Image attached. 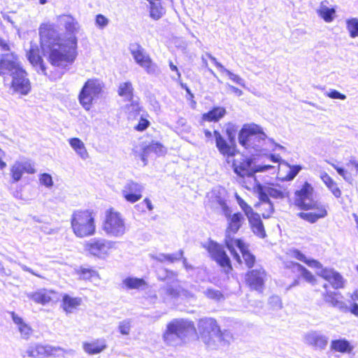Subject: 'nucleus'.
<instances>
[{"mask_svg":"<svg viewBox=\"0 0 358 358\" xmlns=\"http://www.w3.org/2000/svg\"><path fill=\"white\" fill-rule=\"evenodd\" d=\"M56 22L64 29V34L61 36L53 24H42L39 28L41 43L44 52L48 54L50 64L64 69L73 64L77 57V34L81 26L71 15H59Z\"/></svg>","mask_w":358,"mask_h":358,"instance_id":"nucleus-1","label":"nucleus"},{"mask_svg":"<svg viewBox=\"0 0 358 358\" xmlns=\"http://www.w3.org/2000/svg\"><path fill=\"white\" fill-rule=\"evenodd\" d=\"M233 169L237 175V181L248 189L257 188V192L259 199H269L268 196L274 199H283L287 195L286 189L281 187L262 185L258 183L255 173L257 172H265L273 170L275 167L271 165L252 166V161L249 159L241 157L233 161Z\"/></svg>","mask_w":358,"mask_h":358,"instance_id":"nucleus-2","label":"nucleus"},{"mask_svg":"<svg viewBox=\"0 0 358 358\" xmlns=\"http://www.w3.org/2000/svg\"><path fill=\"white\" fill-rule=\"evenodd\" d=\"M217 202L220 206L227 222L228 226L226 230L225 237L226 245L231 254L237 260V262L240 263L241 257L234 247V241L236 239H234L231 235L235 234L242 227L243 224L245 222V217L241 213H232L231 210L228 207L224 199L218 197Z\"/></svg>","mask_w":358,"mask_h":358,"instance_id":"nucleus-3","label":"nucleus"},{"mask_svg":"<svg viewBox=\"0 0 358 358\" xmlns=\"http://www.w3.org/2000/svg\"><path fill=\"white\" fill-rule=\"evenodd\" d=\"M194 331V327L191 322L182 319H176L167 324L166 329L163 334V340L167 345H178Z\"/></svg>","mask_w":358,"mask_h":358,"instance_id":"nucleus-4","label":"nucleus"},{"mask_svg":"<svg viewBox=\"0 0 358 358\" xmlns=\"http://www.w3.org/2000/svg\"><path fill=\"white\" fill-rule=\"evenodd\" d=\"M95 213L92 210H76L71 217L73 234L78 238L93 236L96 232Z\"/></svg>","mask_w":358,"mask_h":358,"instance_id":"nucleus-5","label":"nucleus"},{"mask_svg":"<svg viewBox=\"0 0 358 358\" xmlns=\"http://www.w3.org/2000/svg\"><path fill=\"white\" fill-rule=\"evenodd\" d=\"M239 143L245 149L260 150L266 141V136L257 124H245L238 134Z\"/></svg>","mask_w":358,"mask_h":358,"instance_id":"nucleus-6","label":"nucleus"},{"mask_svg":"<svg viewBox=\"0 0 358 358\" xmlns=\"http://www.w3.org/2000/svg\"><path fill=\"white\" fill-rule=\"evenodd\" d=\"M101 228L108 236L113 238L122 237L128 229L122 215L114 208L106 210Z\"/></svg>","mask_w":358,"mask_h":358,"instance_id":"nucleus-7","label":"nucleus"},{"mask_svg":"<svg viewBox=\"0 0 358 358\" xmlns=\"http://www.w3.org/2000/svg\"><path fill=\"white\" fill-rule=\"evenodd\" d=\"M293 256L298 260L305 262L308 266L317 268V274L329 282L334 288L340 289L344 287L345 280L339 273L331 268H322L320 262L314 259H308L299 250H294Z\"/></svg>","mask_w":358,"mask_h":358,"instance_id":"nucleus-8","label":"nucleus"},{"mask_svg":"<svg viewBox=\"0 0 358 358\" xmlns=\"http://www.w3.org/2000/svg\"><path fill=\"white\" fill-rule=\"evenodd\" d=\"M129 51L135 62L148 74L157 76L160 73L158 65L152 61L150 55L141 45L132 43L129 46Z\"/></svg>","mask_w":358,"mask_h":358,"instance_id":"nucleus-9","label":"nucleus"},{"mask_svg":"<svg viewBox=\"0 0 358 358\" xmlns=\"http://www.w3.org/2000/svg\"><path fill=\"white\" fill-rule=\"evenodd\" d=\"M198 329L203 342L208 348L214 349L213 338H215L216 341L220 339L218 335L220 329L216 320L210 317L201 319L198 323Z\"/></svg>","mask_w":358,"mask_h":358,"instance_id":"nucleus-10","label":"nucleus"},{"mask_svg":"<svg viewBox=\"0 0 358 358\" xmlns=\"http://www.w3.org/2000/svg\"><path fill=\"white\" fill-rule=\"evenodd\" d=\"M116 248V243L105 238H92L85 245V249L90 255L101 259L107 257L112 249Z\"/></svg>","mask_w":358,"mask_h":358,"instance_id":"nucleus-11","label":"nucleus"},{"mask_svg":"<svg viewBox=\"0 0 358 358\" xmlns=\"http://www.w3.org/2000/svg\"><path fill=\"white\" fill-rule=\"evenodd\" d=\"M102 90V83L97 79L88 80L84 85L80 94L79 101L81 105L90 110L93 99L96 97Z\"/></svg>","mask_w":358,"mask_h":358,"instance_id":"nucleus-12","label":"nucleus"},{"mask_svg":"<svg viewBox=\"0 0 358 358\" xmlns=\"http://www.w3.org/2000/svg\"><path fill=\"white\" fill-rule=\"evenodd\" d=\"M64 352L59 347L41 343L31 344L25 351V354L31 358H43L49 356L59 357Z\"/></svg>","mask_w":358,"mask_h":358,"instance_id":"nucleus-13","label":"nucleus"},{"mask_svg":"<svg viewBox=\"0 0 358 358\" xmlns=\"http://www.w3.org/2000/svg\"><path fill=\"white\" fill-rule=\"evenodd\" d=\"M205 248L210 257L224 269L226 273H229L231 270L230 259L221 245L215 242L209 241Z\"/></svg>","mask_w":358,"mask_h":358,"instance_id":"nucleus-14","label":"nucleus"},{"mask_svg":"<svg viewBox=\"0 0 358 358\" xmlns=\"http://www.w3.org/2000/svg\"><path fill=\"white\" fill-rule=\"evenodd\" d=\"M205 248L210 257L224 269L226 273H229L231 270L230 259L221 245L215 242L209 241Z\"/></svg>","mask_w":358,"mask_h":358,"instance_id":"nucleus-15","label":"nucleus"},{"mask_svg":"<svg viewBox=\"0 0 358 358\" xmlns=\"http://www.w3.org/2000/svg\"><path fill=\"white\" fill-rule=\"evenodd\" d=\"M308 206L303 210H311V212L299 213L298 216L311 224L315 223L320 219L324 218L328 214L327 206L320 201H314Z\"/></svg>","mask_w":358,"mask_h":358,"instance_id":"nucleus-16","label":"nucleus"},{"mask_svg":"<svg viewBox=\"0 0 358 358\" xmlns=\"http://www.w3.org/2000/svg\"><path fill=\"white\" fill-rule=\"evenodd\" d=\"M36 171L34 164L29 159L15 161L10 169V173L13 182L20 181L24 173L34 174Z\"/></svg>","mask_w":358,"mask_h":358,"instance_id":"nucleus-17","label":"nucleus"},{"mask_svg":"<svg viewBox=\"0 0 358 358\" xmlns=\"http://www.w3.org/2000/svg\"><path fill=\"white\" fill-rule=\"evenodd\" d=\"M144 190L143 184L134 180H127L122 189V194L124 199L130 203H135L142 198Z\"/></svg>","mask_w":358,"mask_h":358,"instance_id":"nucleus-18","label":"nucleus"},{"mask_svg":"<svg viewBox=\"0 0 358 358\" xmlns=\"http://www.w3.org/2000/svg\"><path fill=\"white\" fill-rule=\"evenodd\" d=\"M267 280V275L262 268L253 269L246 275V282L251 289L262 292L264 287V283Z\"/></svg>","mask_w":358,"mask_h":358,"instance_id":"nucleus-19","label":"nucleus"},{"mask_svg":"<svg viewBox=\"0 0 358 358\" xmlns=\"http://www.w3.org/2000/svg\"><path fill=\"white\" fill-rule=\"evenodd\" d=\"M11 76L13 77L11 87L13 91L24 95L27 94L31 90V85L27 78L26 72L21 68Z\"/></svg>","mask_w":358,"mask_h":358,"instance_id":"nucleus-20","label":"nucleus"},{"mask_svg":"<svg viewBox=\"0 0 358 358\" xmlns=\"http://www.w3.org/2000/svg\"><path fill=\"white\" fill-rule=\"evenodd\" d=\"M21 68L17 56L13 53H6L0 57V76H12Z\"/></svg>","mask_w":358,"mask_h":358,"instance_id":"nucleus-21","label":"nucleus"},{"mask_svg":"<svg viewBox=\"0 0 358 358\" xmlns=\"http://www.w3.org/2000/svg\"><path fill=\"white\" fill-rule=\"evenodd\" d=\"M313 188L311 185L305 182L301 189L296 192L295 205L302 210L309 207L308 205L315 201L313 199Z\"/></svg>","mask_w":358,"mask_h":358,"instance_id":"nucleus-22","label":"nucleus"},{"mask_svg":"<svg viewBox=\"0 0 358 358\" xmlns=\"http://www.w3.org/2000/svg\"><path fill=\"white\" fill-rule=\"evenodd\" d=\"M27 297L36 303L45 306L57 299V294L52 290L40 289L27 294Z\"/></svg>","mask_w":358,"mask_h":358,"instance_id":"nucleus-23","label":"nucleus"},{"mask_svg":"<svg viewBox=\"0 0 358 358\" xmlns=\"http://www.w3.org/2000/svg\"><path fill=\"white\" fill-rule=\"evenodd\" d=\"M10 314L17 331L20 333V338L26 341L29 340L34 333L31 327L15 312H10Z\"/></svg>","mask_w":358,"mask_h":358,"instance_id":"nucleus-24","label":"nucleus"},{"mask_svg":"<svg viewBox=\"0 0 358 358\" xmlns=\"http://www.w3.org/2000/svg\"><path fill=\"white\" fill-rule=\"evenodd\" d=\"M304 341L315 349L324 350L327 345L328 338L320 332L311 331L305 335Z\"/></svg>","mask_w":358,"mask_h":358,"instance_id":"nucleus-25","label":"nucleus"},{"mask_svg":"<svg viewBox=\"0 0 358 358\" xmlns=\"http://www.w3.org/2000/svg\"><path fill=\"white\" fill-rule=\"evenodd\" d=\"M213 136L215 137L216 147L222 155L227 157L235 155L236 150L234 146L230 143H228L218 131L215 130L213 131Z\"/></svg>","mask_w":358,"mask_h":358,"instance_id":"nucleus-26","label":"nucleus"},{"mask_svg":"<svg viewBox=\"0 0 358 358\" xmlns=\"http://www.w3.org/2000/svg\"><path fill=\"white\" fill-rule=\"evenodd\" d=\"M342 298V295L336 292H327L324 295V301L333 307L337 308L341 312L347 313L349 310V307L341 300Z\"/></svg>","mask_w":358,"mask_h":358,"instance_id":"nucleus-27","label":"nucleus"},{"mask_svg":"<svg viewBox=\"0 0 358 358\" xmlns=\"http://www.w3.org/2000/svg\"><path fill=\"white\" fill-rule=\"evenodd\" d=\"M84 351L89 355H96L106 349V341L104 338H98L83 344Z\"/></svg>","mask_w":358,"mask_h":358,"instance_id":"nucleus-28","label":"nucleus"},{"mask_svg":"<svg viewBox=\"0 0 358 358\" xmlns=\"http://www.w3.org/2000/svg\"><path fill=\"white\" fill-rule=\"evenodd\" d=\"M247 217L254 234L260 238H264L266 236V232L259 215L253 212Z\"/></svg>","mask_w":358,"mask_h":358,"instance_id":"nucleus-29","label":"nucleus"},{"mask_svg":"<svg viewBox=\"0 0 358 358\" xmlns=\"http://www.w3.org/2000/svg\"><path fill=\"white\" fill-rule=\"evenodd\" d=\"M327 4V1H322L317 10V13L326 22H331L335 18L336 10L333 8H329Z\"/></svg>","mask_w":358,"mask_h":358,"instance_id":"nucleus-30","label":"nucleus"},{"mask_svg":"<svg viewBox=\"0 0 358 358\" xmlns=\"http://www.w3.org/2000/svg\"><path fill=\"white\" fill-rule=\"evenodd\" d=\"M234 247L235 250L236 248L239 250L247 266L252 267L255 262V257L247 250L244 243L239 239H236L234 241Z\"/></svg>","mask_w":358,"mask_h":358,"instance_id":"nucleus-31","label":"nucleus"},{"mask_svg":"<svg viewBox=\"0 0 358 358\" xmlns=\"http://www.w3.org/2000/svg\"><path fill=\"white\" fill-rule=\"evenodd\" d=\"M81 302L80 298L71 297L68 294H64L62 299V306L66 313H71L81 304Z\"/></svg>","mask_w":358,"mask_h":358,"instance_id":"nucleus-32","label":"nucleus"},{"mask_svg":"<svg viewBox=\"0 0 358 358\" xmlns=\"http://www.w3.org/2000/svg\"><path fill=\"white\" fill-rule=\"evenodd\" d=\"M320 178L336 198L338 199L341 196V190L338 187V184L326 172L320 173Z\"/></svg>","mask_w":358,"mask_h":358,"instance_id":"nucleus-33","label":"nucleus"},{"mask_svg":"<svg viewBox=\"0 0 358 358\" xmlns=\"http://www.w3.org/2000/svg\"><path fill=\"white\" fill-rule=\"evenodd\" d=\"M69 143L71 147L80 157L83 159L88 158L89 155L84 143L78 138H71L69 139Z\"/></svg>","mask_w":358,"mask_h":358,"instance_id":"nucleus-34","label":"nucleus"},{"mask_svg":"<svg viewBox=\"0 0 358 358\" xmlns=\"http://www.w3.org/2000/svg\"><path fill=\"white\" fill-rule=\"evenodd\" d=\"M226 114L225 108L222 107H215L209 112L203 114L202 120L208 122H217Z\"/></svg>","mask_w":358,"mask_h":358,"instance_id":"nucleus-35","label":"nucleus"},{"mask_svg":"<svg viewBox=\"0 0 358 358\" xmlns=\"http://www.w3.org/2000/svg\"><path fill=\"white\" fill-rule=\"evenodd\" d=\"M331 348L341 353H350L353 350V346L345 339H338L331 341Z\"/></svg>","mask_w":358,"mask_h":358,"instance_id":"nucleus-36","label":"nucleus"},{"mask_svg":"<svg viewBox=\"0 0 358 358\" xmlns=\"http://www.w3.org/2000/svg\"><path fill=\"white\" fill-rule=\"evenodd\" d=\"M122 284L129 289H143L147 285L143 279L133 277L126 278L123 280Z\"/></svg>","mask_w":358,"mask_h":358,"instance_id":"nucleus-37","label":"nucleus"},{"mask_svg":"<svg viewBox=\"0 0 358 358\" xmlns=\"http://www.w3.org/2000/svg\"><path fill=\"white\" fill-rule=\"evenodd\" d=\"M27 57L30 63L34 66L39 65L41 73L46 75L45 68L43 64V59L38 55V50L37 49L30 48L27 53Z\"/></svg>","mask_w":358,"mask_h":358,"instance_id":"nucleus-38","label":"nucleus"},{"mask_svg":"<svg viewBox=\"0 0 358 358\" xmlns=\"http://www.w3.org/2000/svg\"><path fill=\"white\" fill-rule=\"evenodd\" d=\"M256 206L262 211L264 218H269L274 211L273 206L270 199H259V202Z\"/></svg>","mask_w":358,"mask_h":358,"instance_id":"nucleus-39","label":"nucleus"},{"mask_svg":"<svg viewBox=\"0 0 358 358\" xmlns=\"http://www.w3.org/2000/svg\"><path fill=\"white\" fill-rule=\"evenodd\" d=\"M134 88L131 82H124L120 84L118 88V94L123 96L128 101H131L133 98Z\"/></svg>","mask_w":358,"mask_h":358,"instance_id":"nucleus-40","label":"nucleus"},{"mask_svg":"<svg viewBox=\"0 0 358 358\" xmlns=\"http://www.w3.org/2000/svg\"><path fill=\"white\" fill-rule=\"evenodd\" d=\"M183 255V251L179 250L177 253L175 254H164L160 253L157 255H152V257L159 262H169L171 263L173 262L176 260L180 259Z\"/></svg>","mask_w":358,"mask_h":358,"instance_id":"nucleus-41","label":"nucleus"},{"mask_svg":"<svg viewBox=\"0 0 358 358\" xmlns=\"http://www.w3.org/2000/svg\"><path fill=\"white\" fill-rule=\"evenodd\" d=\"M292 269L297 271L308 282L313 283L315 280L314 276L306 268L298 263L292 264Z\"/></svg>","mask_w":358,"mask_h":358,"instance_id":"nucleus-42","label":"nucleus"},{"mask_svg":"<svg viewBox=\"0 0 358 358\" xmlns=\"http://www.w3.org/2000/svg\"><path fill=\"white\" fill-rule=\"evenodd\" d=\"M218 335H219V337L220 338V339H219V341H216L217 339L215 338H213V341H215V342H214L215 343V348L214 349H216L217 348H218L220 346L225 345L228 344L232 339L231 334L230 333V331H227V330H225L224 331H221L220 330Z\"/></svg>","mask_w":358,"mask_h":358,"instance_id":"nucleus-43","label":"nucleus"},{"mask_svg":"<svg viewBox=\"0 0 358 358\" xmlns=\"http://www.w3.org/2000/svg\"><path fill=\"white\" fill-rule=\"evenodd\" d=\"M346 28L351 38H354L358 37V18L353 17L347 20Z\"/></svg>","mask_w":358,"mask_h":358,"instance_id":"nucleus-44","label":"nucleus"},{"mask_svg":"<svg viewBox=\"0 0 358 358\" xmlns=\"http://www.w3.org/2000/svg\"><path fill=\"white\" fill-rule=\"evenodd\" d=\"M150 16L154 20L159 19L164 14V10L159 2H150Z\"/></svg>","mask_w":358,"mask_h":358,"instance_id":"nucleus-45","label":"nucleus"},{"mask_svg":"<svg viewBox=\"0 0 358 358\" xmlns=\"http://www.w3.org/2000/svg\"><path fill=\"white\" fill-rule=\"evenodd\" d=\"M203 294L208 299L219 301L224 299V295L218 290L213 288H208L203 291Z\"/></svg>","mask_w":358,"mask_h":358,"instance_id":"nucleus-46","label":"nucleus"},{"mask_svg":"<svg viewBox=\"0 0 358 358\" xmlns=\"http://www.w3.org/2000/svg\"><path fill=\"white\" fill-rule=\"evenodd\" d=\"M160 294H164L171 298H176L179 295V289L173 285H167L160 289Z\"/></svg>","mask_w":358,"mask_h":358,"instance_id":"nucleus-47","label":"nucleus"},{"mask_svg":"<svg viewBox=\"0 0 358 358\" xmlns=\"http://www.w3.org/2000/svg\"><path fill=\"white\" fill-rule=\"evenodd\" d=\"M222 73L226 74L232 82L239 85L241 87H245V80L238 75L234 73L226 68L224 69V71L222 72Z\"/></svg>","mask_w":358,"mask_h":358,"instance_id":"nucleus-48","label":"nucleus"},{"mask_svg":"<svg viewBox=\"0 0 358 358\" xmlns=\"http://www.w3.org/2000/svg\"><path fill=\"white\" fill-rule=\"evenodd\" d=\"M150 152H154L157 155H162L164 153V147L159 143H152L147 147L145 150V153H148ZM145 154H143L142 156V159L145 160Z\"/></svg>","mask_w":358,"mask_h":358,"instance_id":"nucleus-49","label":"nucleus"},{"mask_svg":"<svg viewBox=\"0 0 358 358\" xmlns=\"http://www.w3.org/2000/svg\"><path fill=\"white\" fill-rule=\"evenodd\" d=\"M235 198L240 208L246 216L254 212L251 206H249L237 193L235 194Z\"/></svg>","mask_w":358,"mask_h":358,"instance_id":"nucleus-50","label":"nucleus"},{"mask_svg":"<svg viewBox=\"0 0 358 358\" xmlns=\"http://www.w3.org/2000/svg\"><path fill=\"white\" fill-rule=\"evenodd\" d=\"M39 182L41 185L47 188H51L53 186V180L52 176L49 173H42L38 176Z\"/></svg>","mask_w":358,"mask_h":358,"instance_id":"nucleus-51","label":"nucleus"},{"mask_svg":"<svg viewBox=\"0 0 358 358\" xmlns=\"http://www.w3.org/2000/svg\"><path fill=\"white\" fill-rule=\"evenodd\" d=\"M118 330L122 335H129L131 330L130 320H124L121 321L118 325Z\"/></svg>","mask_w":358,"mask_h":358,"instance_id":"nucleus-52","label":"nucleus"},{"mask_svg":"<svg viewBox=\"0 0 358 358\" xmlns=\"http://www.w3.org/2000/svg\"><path fill=\"white\" fill-rule=\"evenodd\" d=\"M96 25L101 29L106 28L109 24V20L103 15L98 14L95 18Z\"/></svg>","mask_w":358,"mask_h":358,"instance_id":"nucleus-53","label":"nucleus"},{"mask_svg":"<svg viewBox=\"0 0 358 358\" xmlns=\"http://www.w3.org/2000/svg\"><path fill=\"white\" fill-rule=\"evenodd\" d=\"M324 95L327 97H329L332 99H341L345 100L346 96L343 94H341L338 91L333 89H330L329 91H326L324 92Z\"/></svg>","mask_w":358,"mask_h":358,"instance_id":"nucleus-54","label":"nucleus"},{"mask_svg":"<svg viewBox=\"0 0 358 358\" xmlns=\"http://www.w3.org/2000/svg\"><path fill=\"white\" fill-rule=\"evenodd\" d=\"M81 276L85 280H92V278H98V273L92 269L90 268H82Z\"/></svg>","mask_w":358,"mask_h":358,"instance_id":"nucleus-55","label":"nucleus"},{"mask_svg":"<svg viewBox=\"0 0 358 358\" xmlns=\"http://www.w3.org/2000/svg\"><path fill=\"white\" fill-rule=\"evenodd\" d=\"M330 164L336 170L337 173L343 177V178L347 182H350L351 180L350 175L343 168L338 167L334 164L330 163Z\"/></svg>","mask_w":358,"mask_h":358,"instance_id":"nucleus-56","label":"nucleus"},{"mask_svg":"<svg viewBox=\"0 0 358 358\" xmlns=\"http://www.w3.org/2000/svg\"><path fill=\"white\" fill-rule=\"evenodd\" d=\"M346 165L352 171H355V176L358 175V162L355 157H351Z\"/></svg>","mask_w":358,"mask_h":358,"instance_id":"nucleus-57","label":"nucleus"},{"mask_svg":"<svg viewBox=\"0 0 358 358\" xmlns=\"http://www.w3.org/2000/svg\"><path fill=\"white\" fill-rule=\"evenodd\" d=\"M269 303L274 309H280L282 308L281 299L277 296H271L269 299Z\"/></svg>","mask_w":358,"mask_h":358,"instance_id":"nucleus-58","label":"nucleus"},{"mask_svg":"<svg viewBox=\"0 0 358 358\" xmlns=\"http://www.w3.org/2000/svg\"><path fill=\"white\" fill-rule=\"evenodd\" d=\"M149 124V121L141 117L138 124L135 127V129L138 131H144L148 128Z\"/></svg>","mask_w":358,"mask_h":358,"instance_id":"nucleus-59","label":"nucleus"},{"mask_svg":"<svg viewBox=\"0 0 358 358\" xmlns=\"http://www.w3.org/2000/svg\"><path fill=\"white\" fill-rule=\"evenodd\" d=\"M301 169V167L300 166H293L290 171L289 174L287 175V178L289 180L294 179L296 176L299 173L300 170Z\"/></svg>","mask_w":358,"mask_h":358,"instance_id":"nucleus-60","label":"nucleus"},{"mask_svg":"<svg viewBox=\"0 0 358 358\" xmlns=\"http://www.w3.org/2000/svg\"><path fill=\"white\" fill-rule=\"evenodd\" d=\"M206 55L210 58V59L214 63L216 67L219 69V71L222 73L224 71L225 67L219 62L217 61L216 58L211 55L210 53H207Z\"/></svg>","mask_w":358,"mask_h":358,"instance_id":"nucleus-61","label":"nucleus"},{"mask_svg":"<svg viewBox=\"0 0 358 358\" xmlns=\"http://www.w3.org/2000/svg\"><path fill=\"white\" fill-rule=\"evenodd\" d=\"M176 124H177V128L180 127H185V131L187 132L189 131V129L190 127L187 125V122L185 120V119L184 118H179L176 122Z\"/></svg>","mask_w":358,"mask_h":358,"instance_id":"nucleus-62","label":"nucleus"},{"mask_svg":"<svg viewBox=\"0 0 358 358\" xmlns=\"http://www.w3.org/2000/svg\"><path fill=\"white\" fill-rule=\"evenodd\" d=\"M128 110L129 111L134 110L135 112H139L141 110V108L138 103H135L134 101H132L131 105L129 106Z\"/></svg>","mask_w":358,"mask_h":358,"instance_id":"nucleus-63","label":"nucleus"},{"mask_svg":"<svg viewBox=\"0 0 358 358\" xmlns=\"http://www.w3.org/2000/svg\"><path fill=\"white\" fill-rule=\"evenodd\" d=\"M348 311H350L353 315L358 317V304L356 303H354L352 305L351 308H349Z\"/></svg>","mask_w":358,"mask_h":358,"instance_id":"nucleus-64","label":"nucleus"}]
</instances>
